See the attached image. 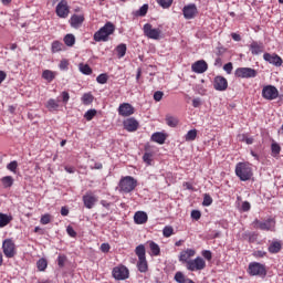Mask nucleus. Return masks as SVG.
Wrapping results in <instances>:
<instances>
[{
    "label": "nucleus",
    "mask_w": 283,
    "mask_h": 283,
    "mask_svg": "<svg viewBox=\"0 0 283 283\" xmlns=\"http://www.w3.org/2000/svg\"><path fill=\"white\" fill-rule=\"evenodd\" d=\"M235 174L240 178V180H250V178H252L253 176L251 163L249 161L237 163Z\"/></svg>",
    "instance_id": "1"
},
{
    "label": "nucleus",
    "mask_w": 283,
    "mask_h": 283,
    "mask_svg": "<svg viewBox=\"0 0 283 283\" xmlns=\"http://www.w3.org/2000/svg\"><path fill=\"white\" fill-rule=\"evenodd\" d=\"M116 28L112 21H107L97 32L94 34L95 41H108L111 34H114Z\"/></svg>",
    "instance_id": "2"
},
{
    "label": "nucleus",
    "mask_w": 283,
    "mask_h": 283,
    "mask_svg": "<svg viewBox=\"0 0 283 283\" xmlns=\"http://www.w3.org/2000/svg\"><path fill=\"white\" fill-rule=\"evenodd\" d=\"M138 181H136L134 177H122L118 188L122 193H130V191H134V189H136Z\"/></svg>",
    "instance_id": "3"
},
{
    "label": "nucleus",
    "mask_w": 283,
    "mask_h": 283,
    "mask_svg": "<svg viewBox=\"0 0 283 283\" xmlns=\"http://www.w3.org/2000/svg\"><path fill=\"white\" fill-rule=\"evenodd\" d=\"M143 32L148 39L159 40L163 39L161 28H154L151 23H145L143 25Z\"/></svg>",
    "instance_id": "4"
},
{
    "label": "nucleus",
    "mask_w": 283,
    "mask_h": 283,
    "mask_svg": "<svg viewBox=\"0 0 283 283\" xmlns=\"http://www.w3.org/2000/svg\"><path fill=\"white\" fill-rule=\"evenodd\" d=\"M248 272L250 276H260L261 279H264L268 274L265 265L256 262L249 264Z\"/></svg>",
    "instance_id": "5"
},
{
    "label": "nucleus",
    "mask_w": 283,
    "mask_h": 283,
    "mask_svg": "<svg viewBox=\"0 0 283 283\" xmlns=\"http://www.w3.org/2000/svg\"><path fill=\"white\" fill-rule=\"evenodd\" d=\"M2 250L7 259H14L17 256V245L12 239H6L2 243Z\"/></svg>",
    "instance_id": "6"
},
{
    "label": "nucleus",
    "mask_w": 283,
    "mask_h": 283,
    "mask_svg": "<svg viewBox=\"0 0 283 283\" xmlns=\"http://www.w3.org/2000/svg\"><path fill=\"white\" fill-rule=\"evenodd\" d=\"M197 252L192 249H187L180 252L179 262L185 263L187 270L191 272L190 264L192 263V258L196 256Z\"/></svg>",
    "instance_id": "7"
},
{
    "label": "nucleus",
    "mask_w": 283,
    "mask_h": 283,
    "mask_svg": "<svg viewBox=\"0 0 283 283\" xmlns=\"http://www.w3.org/2000/svg\"><path fill=\"white\" fill-rule=\"evenodd\" d=\"M253 226L258 230H263L266 232H274L276 223H275V219H266V221L255 220Z\"/></svg>",
    "instance_id": "8"
},
{
    "label": "nucleus",
    "mask_w": 283,
    "mask_h": 283,
    "mask_svg": "<svg viewBox=\"0 0 283 283\" xmlns=\"http://www.w3.org/2000/svg\"><path fill=\"white\" fill-rule=\"evenodd\" d=\"M280 92L275 85H264L262 88V96L263 98H266L268 101H273L274 98H277Z\"/></svg>",
    "instance_id": "9"
},
{
    "label": "nucleus",
    "mask_w": 283,
    "mask_h": 283,
    "mask_svg": "<svg viewBox=\"0 0 283 283\" xmlns=\"http://www.w3.org/2000/svg\"><path fill=\"white\" fill-rule=\"evenodd\" d=\"M258 72L254 67H237L234 75L240 78H252L256 76Z\"/></svg>",
    "instance_id": "10"
},
{
    "label": "nucleus",
    "mask_w": 283,
    "mask_h": 283,
    "mask_svg": "<svg viewBox=\"0 0 283 283\" xmlns=\"http://www.w3.org/2000/svg\"><path fill=\"white\" fill-rule=\"evenodd\" d=\"M113 277L117 281L129 279V270L125 265H119L113 269Z\"/></svg>",
    "instance_id": "11"
},
{
    "label": "nucleus",
    "mask_w": 283,
    "mask_h": 283,
    "mask_svg": "<svg viewBox=\"0 0 283 283\" xmlns=\"http://www.w3.org/2000/svg\"><path fill=\"white\" fill-rule=\"evenodd\" d=\"M70 6L66 0H61L56 4L55 12L61 19H66L70 14Z\"/></svg>",
    "instance_id": "12"
},
{
    "label": "nucleus",
    "mask_w": 283,
    "mask_h": 283,
    "mask_svg": "<svg viewBox=\"0 0 283 283\" xmlns=\"http://www.w3.org/2000/svg\"><path fill=\"white\" fill-rule=\"evenodd\" d=\"M190 272H200L207 268V262L202 256L191 258V263L189 264Z\"/></svg>",
    "instance_id": "13"
},
{
    "label": "nucleus",
    "mask_w": 283,
    "mask_h": 283,
    "mask_svg": "<svg viewBox=\"0 0 283 283\" xmlns=\"http://www.w3.org/2000/svg\"><path fill=\"white\" fill-rule=\"evenodd\" d=\"M117 112L120 116H132V114H135L136 109L132 103H120Z\"/></svg>",
    "instance_id": "14"
},
{
    "label": "nucleus",
    "mask_w": 283,
    "mask_h": 283,
    "mask_svg": "<svg viewBox=\"0 0 283 283\" xmlns=\"http://www.w3.org/2000/svg\"><path fill=\"white\" fill-rule=\"evenodd\" d=\"M213 87L214 90L223 92L224 90H227V87H229V81L226 78V76H214Z\"/></svg>",
    "instance_id": "15"
},
{
    "label": "nucleus",
    "mask_w": 283,
    "mask_h": 283,
    "mask_svg": "<svg viewBox=\"0 0 283 283\" xmlns=\"http://www.w3.org/2000/svg\"><path fill=\"white\" fill-rule=\"evenodd\" d=\"M182 13L185 19H195L196 14H198V8L196 3H189L188 6H185Z\"/></svg>",
    "instance_id": "16"
},
{
    "label": "nucleus",
    "mask_w": 283,
    "mask_h": 283,
    "mask_svg": "<svg viewBox=\"0 0 283 283\" xmlns=\"http://www.w3.org/2000/svg\"><path fill=\"white\" fill-rule=\"evenodd\" d=\"M264 61H268L269 63H272L273 65L281 66L283 64V59L282 56H279V54L273 53L271 54L270 52H265L263 54Z\"/></svg>",
    "instance_id": "17"
},
{
    "label": "nucleus",
    "mask_w": 283,
    "mask_h": 283,
    "mask_svg": "<svg viewBox=\"0 0 283 283\" xmlns=\"http://www.w3.org/2000/svg\"><path fill=\"white\" fill-rule=\"evenodd\" d=\"M139 127V120L135 118L134 116H129L128 118H125L124 120V128L128 132H136Z\"/></svg>",
    "instance_id": "18"
},
{
    "label": "nucleus",
    "mask_w": 283,
    "mask_h": 283,
    "mask_svg": "<svg viewBox=\"0 0 283 283\" xmlns=\"http://www.w3.org/2000/svg\"><path fill=\"white\" fill-rule=\"evenodd\" d=\"M208 67L209 65L207 61H205L203 59L196 61L191 65V70L198 74H202L203 72H207Z\"/></svg>",
    "instance_id": "19"
},
{
    "label": "nucleus",
    "mask_w": 283,
    "mask_h": 283,
    "mask_svg": "<svg viewBox=\"0 0 283 283\" xmlns=\"http://www.w3.org/2000/svg\"><path fill=\"white\" fill-rule=\"evenodd\" d=\"M84 21H85L84 14H72L70 19V23L72 28H81Z\"/></svg>",
    "instance_id": "20"
},
{
    "label": "nucleus",
    "mask_w": 283,
    "mask_h": 283,
    "mask_svg": "<svg viewBox=\"0 0 283 283\" xmlns=\"http://www.w3.org/2000/svg\"><path fill=\"white\" fill-rule=\"evenodd\" d=\"M98 199H96L95 195H84L83 197V201L85 207H87V209H93L94 205H96Z\"/></svg>",
    "instance_id": "21"
},
{
    "label": "nucleus",
    "mask_w": 283,
    "mask_h": 283,
    "mask_svg": "<svg viewBox=\"0 0 283 283\" xmlns=\"http://www.w3.org/2000/svg\"><path fill=\"white\" fill-rule=\"evenodd\" d=\"M134 221L137 226H144L148 221V214L146 212H135Z\"/></svg>",
    "instance_id": "22"
},
{
    "label": "nucleus",
    "mask_w": 283,
    "mask_h": 283,
    "mask_svg": "<svg viewBox=\"0 0 283 283\" xmlns=\"http://www.w3.org/2000/svg\"><path fill=\"white\" fill-rule=\"evenodd\" d=\"M137 269L142 273L148 272V261L146 260V248L144 250L140 263H137Z\"/></svg>",
    "instance_id": "23"
},
{
    "label": "nucleus",
    "mask_w": 283,
    "mask_h": 283,
    "mask_svg": "<svg viewBox=\"0 0 283 283\" xmlns=\"http://www.w3.org/2000/svg\"><path fill=\"white\" fill-rule=\"evenodd\" d=\"M250 50L252 54H261V52H263L264 50V45L263 43H259L258 41H252Z\"/></svg>",
    "instance_id": "24"
},
{
    "label": "nucleus",
    "mask_w": 283,
    "mask_h": 283,
    "mask_svg": "<svg viewBox=\"0 0 283 283\" xmlns=\"http://www.w3.org/2000/svg\"><path fill=\"white\" fill-rule=\"evenodd\" d=\"M45 106L50 112H55L60 107V101L56 98H49Z\"/></svg>",
    "instance_id": "25"
},
{
    "label": "nucleus",
    "mask_w": 283,
    "mask_h": 283,
    "mask_svg": "<svg viewBox=\"0 0 283 283\" xmlns=\"http://www.w3.org/2000/svg\"><path fill=\"white\" fill-rule=\"evenodd\" d=\"M56 75H57V72H55L53 70H43V72H42V78H44L49 83L54 81Z\"/></svg>",
    "instance_id": "26"
},
{
    "label": "nucleus",
    "mask_w": 283,
    "mask_h": 283,
    "mask_svg": "<svg viewBox=\"0 0 283 283\" xmlns=\"http://www.w3.org/2000/svg\"><path fill=\"white\" fill-rule=\"evenodd\" d=\"M167 136L164 132H154V134H151V140H155L156 143H159L160 145H163L166 140Z\"/></svg>",
    "instance_id": "27"
},
{
    "label": "nucleus",
    "mask_w": 283,
    "mask_h": 283,
    "mask_svg": "<svg viewBox=\"0 0 283 283\" xmlns=\"http://www.w3.org/2000/svg\"><path fill=\"white\" fill-rule=\"evenodd\" d=\"M175 281L177 283H195L191 279H188L184 272H176L175 274Z\"/></svg>",
    "instance_id": "28"
},
{
    "label": "nucleus",
    "mask_w": 283,
    "mask_h": 283,
    "mask_svg": "<svg viewBox=\"0 0 283 283\" xmlns=\"http://www.w3.org/2000/svg\"><path fill=\"white\" fill-rule=\"evenodd\" d=\"M282 250V242L281 241H273L271 245H269V252L271 254H277Z\"/></svg>",
    "instance_id": "29"
},
{
    "label": "nucleus",
    "mask_w": 283,
    "mask_h": 283,
    "mask_svg": "<svg viewBox=\"0 0 283 283\" xmlns=\"http://www.w3.org/2000/svg\"><path fill=\"white\" fill-rule=\"evenodd\" d=\"M148 245H149L151 256H159V254L161 253V250L158 243H155V241H149Z\"/></svg>",
    "instance_id": "30"
},
{
    "label": "nucleus",
    "mask_w": 283,
    "mask_h": 283,
    "mask_svg": "<svg viewBox=\"0 0 283 283\" xmlns=\"http://www.w3.org/2000/svg\"><path fill=\"white\" fill-rule=\"evenodd\" d=\"M12 220V217H9L8 214H3V212H0V228H6L7 226H9V223H11Z\"/></svg>",
    "instance_id": "31"
},
{
    "label": "nucleus",
    "mask_w": 283,
    "mask_h": 283,
    "mask_svg": "<svg viewBox=\"0 0 283 283\" xmlns=\"http://www.w3.org/2000/svg\"><path fill=\"white\" fill-rule=\"evenodd\" d=\"M166 123L169 125V127H177L179 124V118L177 116H172L171 114L166 115Z\"/></svg>",
    "instance_id": "32"
},
{
    "label": "nucleus",
    "mask_w": 283,
    "mask_h": 283,
    "mask_svg": "<svg viewBox=\"0 0 283 283\" xmlns=\"http://www.w3.org/2000/svg\"><path fill=\"white\" fill-rule=\"evenodd\" d=\"M116 52H117V56L119 59H122L123 56H125L126 52H127V45L126 43H119V45L116 46Z\"/></svg>",
    "instance_id": "33"
},
{
    "label": "nucleus",
    "mask_w": 283,
    "mask_h": 283,
    "mask_svg": "<svg viewBox=\"0 0 283 283\" xmlns=\"http://www.w3.org/2000/svg\"><path fill=\"white\" fill-rule=\"evenodd\" d=\"M198 136V129L193 128V129H189L187 132V134L185 135V139L186 140H196Z\"/></svg>",
    "instance_id": "34"
},
{
    "label": "nucleus",
    "mask_w": 283,
    "mask_h": 283,
    "mask_svg": "<svg viewBox=\"0 0 283 283\" xmlns=\"http://www.w3.org/2000/svg\"><path fill=\"white\" fill-rule=\"evenodd\" d=\"M2 186L8 189V187H12L14 185L13 177H2L1 179Z\"/></svg>",
    "instance_id": "35"
},
{
    "label": "nucleus",
    "mask_w": 283,
    "mask_h": 283,
    "mask_svg": "<svg viewBox=\"0 0 283 283\" xmlns=\"http://www.w3.org/2000/svg\"><path fill=\"white\" fill-rule=\"evenodd\" d=\"M144 251H145V245H137V248L135 249V254L138 258V263H142Z\"/></svg>",
    "instance_id": "36"
},
{
    "label": "nucleus",
    "mask_w": 283,
    "mask_h": 283,
    "mask_svg": "<svg viewBox=\"0 0 283 283\" xmlns=\"http://www.w3.org/2000/svg\"><path fill=\"white\" fill-rule=\"evenodd\" d=\"M174 233H175V230L171 226H166L163 230V235L166 239H169L170 237H172Z\"/></svg>",
    "instance_id": "37"
},
{
    "label": "nucleus",
    "mask_w": 283,
    "mask_h": 283,
    "mask_svg": "<svg viewBox=\"0 0 283 283\" xmlns=\"http://www.w3.org/2000/svg\"><path fill=\"white\" fill-rule=\"evenodd\" d=\"M36 268L40 272H44L48 268L46 259H40L36 263Z\"/></svg>",
    "instance_id": "38"
},
{
    "label": "nucleus",
    "mask_w": 283,
    "mask_h": 283,
    "mask_svg": "<svg viewBox=\"0 0 283 283\" xmlns=\"http://www.w3.org/2000/svg\"><path fill=\"white\" fill-rule=\"evenodd\" d=\"M82 101L85 105H90V103H93L94 96L90 92H86L85 94H83Z\"/></svg>",
    "instance_id": "39"
},
{
    "label": "nucleus",
    "mask_w": 283,
    "mask_h": 283,
    "mask_svg": "<svg viewBox=\"0 0 283 283\" xmlns=\"http://www.w3.org/2000/svg\"><path fill=\"white\" fill-rule=\"evenodd\" d=\"M80 70L83 74H92L93 70L87 63H80Z\"/></svg>",
    "instance_id": "40"
},
{
    "label": "nucleus",
    "mask_w": 283,
    "mask_h": 283,
    "mask_svg": "<svg viewBox=\"0 0 283 283\" xmlns=\"http://www.w3.org/2000/svg\"><path fill=\"white\" fill-rule=\"evenodd\" d=\"M148 9H149V6L148 3H144L139 10H137L136 14L139 15V17H145L148 12Z\"/></svg>",
    "instance_id": "41"
},
{
    "label": "nucleus",
    "mask_w": 283,
    "mask_h": 283,
    "mask_svg": "<svg viewBox=\"0 0 283 283\" xmlns=\"http://www.w3.org/2000/svg\"><path fill=\"white\" fill-rule=\"evenodd\" d=\"M158 6H160L164 9L171 8L174 0H157Z\"/></svg>",
    "instance_id": "42"
},
{
    "label": "nucleus",
    "mask_w": 283,
    "mask_h": 283,
    "mask_svg": "<svg viewBox=\"0 0 283 283\" xmlns=\"http://www.w3.org/2000/svg\"><path fill=\"white\" fill-rule=\"evenodd\" d=\"M75 41H76V39H75L74 34H66L64 36V42L66 43V45H70V46L74 45Z\"/></svg>",
    "instance_id": "43"
},
{
    "label": "nucleus",
    "mask_w": 283,
    "mask_h": 283,
    "mask_svg": "<svg viewBox=\"0 0 283 283\" xmlns=\"http://www.w3.org/2000/svg\"><path fill=\"white\" fill-rule=\"evenodd\" d=\"M273 156H277L281 151V145L276 142H273L271 145Z\"/></svg>",
    "instance_id": "44"
},
{
    "label": "nucleus",
    "mask_w": 283,
    "mask_h": 283,
    "mask_svg": "<svg viewBox=\"0 0 283 283\" xmlns=\"http://www.w3.org/2000/svg\"><path fill=\"white\" fill-rule=\"evenodd\" d=\"M143 160L147 163V165H151L153 163V153L151 151H145L143 155Z\"/></svg>",
    "instance_id": "45"
},
{
    "label": "nucleus",
    "mask_w": 283,
    "mask_h": 283,
    "mask_svg": "<svg viewBox=\"0 0 283 283\" xmlns=\"http://www.w3.org/2000/svg\"><path fill=\"white\" fill-rule=\"evenodd\" d=\"M62 48H63V43H61V41H53L52 43L53 52H60Z\"/></svg>",
    "instance_id": "46"
},
{
    "label": "nucleus",
    "mask_w": 283,
    "mask_h": 283,
    "mask_svg": "<svg viewBox=\"0 0 283 283\" xmlns=\"http://www.w3.org/2000/svg\"><path fill=\"white\" fill-rule=\"evenodd\" d=\"M212 202H213V199H212L211 195H205L203 196L202 205L205 207H209V205H212Z\"/></svg>",
    "instance_id": "47"
},
{
    "label": "nucleus",
    "mask_w": 283,
    "mask_h": 283,
    "mask_svg": "<svg viewBox=\"0 0 283 283\" xmlns=\"http://www.w3.org/2000/svg\"><path fill=\"white\" fill-rule=\"evenodd\" d=\"M96 80H97V83H102V84L107 83L108 74L106 73L98 74Z\"/></svg>",
    "instance_id": "48"
},
{
    "label": "nucleus",
    "mask_w": 283,
    "mask_h": 283,
    "mask_svg": "<svg viewBox=\"0 0 283 283\" xmlns=\"http://www.w3.org/2000/svg\"><path fill=\"white\" fill-rule=\"evenodd\" d=\"M84 116L87 120H92V118H94V116H96V109H87V112H85Z\"/></svg>",
    "instance_id": "49"
},
{
    "label": "nucleus",
    "mask_w": 283,
    "mask_h": 283,
    "mask_svg": "<svg viewBox=\"0 0 283 283\" xmlns=\"http://www.w3.org/2000/svg\"><path fill=\"white\" fill-rule=\"evenodd\" d=\"M51 214H43V217H41L42 226H48L49 223H51Z\"/></svg>",
    "instance_id": "50"
},
{
    "label": "nucleus",
    "mask_w": 283,
    "mask_h": 283,
    "mask_svg": "<svg viewBox=\"0 0 283 283\" xmlns=\"http://www.w3.org/2000/svg\"><path fill=\"white\" fill-rule=\"evenodd\" d=\"M17 167H19V163L17 160H11L7 166L10 171H17Z\"/></svg>",
    "instance_id": "51"
},
{
    "label": "nucleus",
    "mask_w": 283,
    "mask_h": 283,
    "mask_svg": "<svg viewBox=\"0 0 283 283\" xmlns=\"http://www.w3.org/2000/svg\"><path fill=\"white\" fill-rule=\"evenodd\" d=\"M201 254L203 259H206L207 261H211V259L213 258L212 252L210 250H203Z\"/></svg>",
    "instance_id": "52"
},
{
    "label": "nucleus",
    "mask_w": 283,
    "mask_h": 283,
    "mask_svg": "<svg viewBox=\"0 0 283 283\" xmlns=\"http://www.w3.org/2000/svg\"><path fill=\"white\" fill-rule=\"evenodd\" d=\"M253 256L255 259H263L264 256H266V252H264L263 250H256L255 252H253Z\"/></svg>",
    "instance_id": "53"
},
{
    "label": "nucleus",
    "mask_w": 283,
    "mask_h": 283,
    "mask_svg": "<svg viewBox=\"0 0 283 283\" xmlns=\"http://www.w3.org/2000/svg\"><path fill=\"white\" fill-rule=\"evenodd\" d=\"M223 70L227 72V74H231L233 72V63L229 62L223 65Z\"/></svg>",
    "instance_id": "54"
},
{
    "label": "nucleus",
    "mask_w": 283,
    "mask_h": 283,
    "mask_svg": "<svg viewBox=\"0 0 283 283\" xmlns=\"http://www.w3.org/2000/svg\"><path fill=\"white\" fill-rule=\"evenodd\" d=\"M163 96H164V92L163 91L157 90L156 92H154V99L155 101H161Z\"/></svg>",
    "instance_id": "55"
},
{
    "label": "nucleus",
    "mask_w": 283,
    "mask_h": 283,
    "mask_svg": "<svg viewBox=\"0 0 283 283\" xmlns=\"http://www.w3.org/2000/svg\"><path fill=\"white\" fill-rule=\"evenodd\" d=\"M241 209L243 212H249L251 209V203H249V201H243V203L241 205Z\"/></svg>",
    "instance_id": "56"
},
{
    "label": "nucleus",
    "mask_w": 283,
    "mask_h": 283,
    "mask_svg": "<svg viewBox=\"0 0 283 283\" xmlns=\"http://www.w3.org/2000/svg\"><path fill=\"white\" fill-rule=\"evenodd\" d=\"M191 218L199 221V219H201V212L199 210H192Z\"/></svg>",
    "instance_id": "57"
},
{
    "label": "nucleus",
    "mask_w": 283,
    "mask_h": 283,
    "mask_svg": "<svg viewBox=\"0 0 283 283\" xmlns=\"http://www.w3.org/2000/svg\"><path fill=\"white\" fill-rule=\"evenodd\" d=\"M66 232L72 238H75L77 235V233L75 232L74 228H72L71 226L67 227Z\"/></svg>",
    "instance_id": "58"
},
{
    "label": "nucleus",
    "mask_w": 283,
    "mask_h": 283,
    "mask_svg": "<svg viewBox=\"0 0 283 283\" xmlns=\"http://www.w3.org/2000/svg\"><path fill=\"white\" fill-rule=\"evenodd\" d=\"M242 139L245 140V143H248V145H251L254 140V138L252 136H247L245 134H242Z\"/></svg>",
    "instance_id": "59"
},
{
    "label": "nucleus",
    "mask_w": 283,
    "mask_h": 283,
    "mask_svg": "<svg viewBox=\"0 0 283 283\" xmlns=\"http://www.w3.org/2000/svg\"><path fill=\"white\" fill-rule=\"evenodd\" d=\"M67 67H69V61L66 59H63L60 63V69L67 70Z\"/></svg>",
    "instance_id": "60"
},
{
    "label": "nucleus",
    "mask_w": 283,
    "mask_h": 283,
    "mask_svg": "<svg viewBox=\"0 0 283 283\" xmlns=\"http://www.w3.org/2000/svg\"><path fill=\"white\" fill-rule=\"evenodd\" d=\"M66 261V256H59L57 264L60 268H64Z\"/></svg>",
    "instance_id": "61"
},
{
    "label": "nucleus",
    "mask_w": 283,
    "mask_h": 283,
    "mask_svg": "<svg viewBox=\"0 0 283 283\" xmlns=\"http://www.w3.org/2000/svg\"><path fill=\"white\" fill-rule=\"evenodd\" d=\"M109 250H111V245H109V243H102V245H101V251L102 252H109Z\"/></svg>",
    "instance_id": "62"
},
{
    "label": "nucleus",
    "mask_w": 283,
    "mask_h": 283,
    "mask_svg": "<svg viewBox=\"0 0 283 283\" xmlns=\"http://www.w3.org/2000/svg\"><path fill=\"white\" fill-rule=\"evenodd\" d=\"M62 98H63V103H69V101H70L69 92H66V91L62 92Z\"/></svg>",
    "instance_id": "63"
},
{
    "label": "nucleus",
    "mask_w": 283,
    "mask_h": 283,
    "mask_svg": "<svg viewBox=\"0 0 283 283\" xmlns=\"http://www.w3.org/2000/svg\"><path fill=\"white\" fill-rule=\"evenodd\" d=\"M192 105H193V107H200L201 98L200 97L193 98L192 99Z\"/></svg>",
    "instance_id": "64"
}]
</instances>
